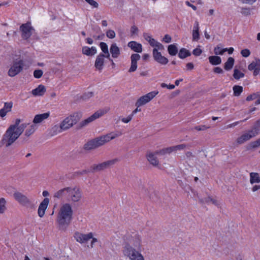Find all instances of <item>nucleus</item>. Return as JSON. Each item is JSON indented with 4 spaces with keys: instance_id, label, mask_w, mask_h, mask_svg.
<instances>
[{
    "instance_id": "obj_1",
    "label": "nucleus",
    "mask_w": 260,
    "mask_h": 260,
    "mask_svg": "<svg viewBox=\"0 0 260 260\" xmlns=\"http://www.w3.org/2000/svg\"><path fill=\"white\" fill-rule=\"evenodd\" d=\"M142 247L141 236L137 234H128L123 238L122 253L129 260H145L144 256L140 251Z\"/></svg>"
},
{
    "instance_id": "obj_58",
    "label": "nucleus",
    "mask_w": 260,
    "mask_h": 260,
    "mask_svg": "<svg viewBox=\"0 0 260 260\" xmlns=\"http://www.w3.org/2000/svg\"><path fill=\"white\" fill-rule=\"evenodd\" d=\"M138 32V28L135 25H133L131 28V33L132 35H137Z\"/></svg>"
},
{
    "instance_id": "obj_14",
    "label": "nucleus",
    "mask_w": 260,
    "mask_h": 260,
    "mask_svg": "<svg viewBox=\"0 0 260 260\" xmlns=\"http://www.w3.org/2000/svg\"><path fill=\"white\" fill-rule=\"evenodd\" d=\"M249 71H253V74L256 76L260 72V59L255 58L248 66Z\"/></svg>"
},
{
    "instance_id": "obj_59",
    "label": "nucleus",
    "mask_w": 260,
    "mask_h": 260,
    "mask_svg": "<svg viewBox=\"0 0 260 260\" xmlns=\"http://www.w3.org/2000/svg\"><path fill=\"white\" fill-rule=\"evenodd\" d=\"M161 86L163 88L167 87L169 89H173L175 88V85L173 84L167 85V84L164 83L161 84Z\"/></svg>"
},
{
    "instance_id": "obj_18",
    "label": "nucleus",
    "mask_w": 260,
    "mask_h": 260,
    "mask_svg": "<svg viewBox=\"0 0 260 260\" xmlns=\"http://www.w3.org/2000/svg\"><path fill=\"white\" fill-rule=\"evenodd\" d=\"M49 202V199L46 198L43 200V201L40 204L38 208V213L40 217H42L44 215L45 211L48 207Z\"/></svg>"
},
{
    "instance_id": "obj_37",
    "label": "nucleus",
    "mask_w": 260,
    "mask_h": 260,
    "mask_svg": "<svg viewBox=\"0 0 260 260\" xmlns=\"http://www.w3.org/2000/svg\"><path fill=\"white\" fill-rule=\"evenodd\" d=\"M190 55V52L185 48H181L178 53V56L181 59L185 58Z\"/></svg>"
},
{
    "instance_id": "obj_60",
    "label": "nucleus",
    "mask_w": 260,
    "mask_h": 260,
    "mask_svg": "<svg viewBox=\"0 0 260 260\" xmlns=\"http://www.w3.org/2000/svg\"><path fill=\"white\" fill-rule=\"evenodd\" d=\"M90 240H91L90 245V246H88V247H90V248H92L93 247V245L95 244V243L98 242V240L96 238H94L93 235H92V238H91Z\"/></svg>"
},
{
    "instance_id": "obj_46",
    "label": "nucleus",
    "mask_w": 260,
    "mask_h": 260,
    "mask_svg": "<svg viewBox=\"0 0 260 260\" xmlns=\"http://www.w3.org/2000/svg\"><path fill=\"white\" fill-rule=\"evenodd\" d=\"M250 146L252 148H257V147L260 146L259 139H258L256 140V141L252 142L250 143Z\"/></svg>"
},
{
    "instance_id": "obj_41",
    "label": "nucleus",
    "mask_w": 260,
    "mask_h": 260,
    "mask_svg": "<svg viewBox=\"0 0 260 260\" xmlns=\"http://www.w3.org/2000/svg\"><path fill=\"white\" fill-rule=\"evenodd\" d=\"M233 76L236 79H239L244 76V74L237 69H235Z\"/></svg>"
},
{
    "instance_id": "obj_5",
    "label": "nucleus",
    "mask_w": 260,
    "mask_h": 260,
    "mask_svg": "<svg viewBox=\"0 0 260 260\" xmlns=\"http://www.w3.org/2000/svg\"><path fill=\"white\" fill-rule=\"evenodd\" d=\"M80 119V115L78 113H74L73 115L66 117L60 124L59 133L67 130L72 127Z\"/></svg>"
},
{
    "instance_id": "obj_32",
    "label": "nucleus",
    "mask_w": 260,
    "mask_h": 260,
    "mask_svg": "<svg viewBox=\"0 0 260 260\" xmlns=\"http://www.w3.org/2000/svg\"><path fill=\"white\" fill-rule=\"evenodd\" d=\"M168 51L171 56L176 55L178 52V48L176 44H171L168 46Z\"/></svg>"
},
{
    "instance_id": "obj_48",
    "label": "nucleus",
    "mask_w": 260,
    "mask_h": 260,
    "mask_svg": "<svg viewBox=\"0 0 260 260\" xmlns=\"http://www.w3.org/2000/svg\"><path fill=\"white\" fill-rule=\"evenodd\" d=\"M241 54L244 57H248L250 54V51L248 49H244L241 50Z\"/></svg>"
},
{
    "instance_id": "obj_62",
    "label": "nucleus",
    "mask_w": 260,
    "mask_h": 260,
    "mask_svg": "<svg viewBox=\"0 0 260 260\" xmlns=\"http://www.w3.org/2000/svg\"><path fill=\"white\" fill-rule=\"evenodd\" d=\"M199 23L198 21H196L194 22L192 31H199Z\"/></svg>"
},
{
    "instance_id": "obj_44",
    "label": "nucleus",
    "mask_w": 260,
    "mask_h": 260,
    "mask_svg": "<svg viewBox=\"0 0 260 260\" xmlns=\"http://www.w3.org/2000/svg\"><path fill=\"white\" fill-rule=\"evenodd\" d=\"M106 34L107 37L111 39H114L116 36L115 31L112 29L108 30L106 31Z\"/></svg>"
},
{
    "instance_id": "obj_10",
    "label": "nucleus",
    "mask_w": 260,
    "mask_h": 260,
    "mask_svg": "<svg viewBox=\"0 0 260 260\" xmlns=\"http://www.w3.org/2000/svg\"><path fill=\"white\" fill-rule=\"evenodd\" d=\"M21 31L22 38L24 40H28L30 36H33L35 33V30L31 26L30 23L23 24L20 27Z\"/></svg>"
},
{
    "instance_id": "obj_27",
    "label": "nucleus",
    "mask_w": 260,
    "mask_h": 260,
    "mask_svg": "<svg viewBox=\"0 0 260 260\" xmlns=\"http://www.w3.org/2000/svg\"><path fill=\"white\" fill-rule=\"evenodd\" d=\"M250 182L251 184L258 183L260 182V176L257 173L251 172L249 174Z\"/></svg>"
},
{
    "instance_id": "obj_2",
    "label": "nucleus",
    "mask_w": 260,
    "mask_h": 260,
    "mask_svg": "<svg viewBox=\"0 0 260 260\" xmlns=\"http://www.w3.org/2000/svg\"><path fill=\"white\" fill-rule=\"evenodd\" d=\"M73 215L72 205L69 203L62 204L59 209L56 222L60 229L64 230L70 224Z\"/></svg>"
},
{
    "instance_id": "obj_38",
    "label": "nucleus",
    "mask_w": 260,
    "mask_h": 260,
    "mask_svg": "<svg viewBox=\"0 0 260 260\" xmlns=\"http://www.w3.org/2000/svg\"><path fill=\"white\" fill-rule=\"evenodd\" d=\"M38 126L34 123L31 124L25 131V134L26 136L28 137L32 135L36 130L37 129Z\"/></svg>"
},
{
    "instance_id": "obj_24",
    "label": "nucleus",
    "mask_w": 260,
    "mask_h": 260,
    "mask_svg": "<svg viewBox=\"0 0 260 260\" xmlns=\"http://www.w3.org/2000/svg\"><path fill=\"white\" fill-rule=\"evenodd\" d=\"M13 104L12 102L5 103L4 107L0 110V116L5 117L7 113L12 109Z\"/></svg>"
},
{
    "instance_id": "obj_36",
    "label": "nucleus",
    "mask_w": 260,
    "mask_h": 260,
    "mask_svg": "<svg viewBox=\"0 0 260 260\" xmlns=\"http://www.w3.org/2000/svg\"><path fill=\"white\" fill-rule=\"evenodd\" d=\"M7 201L4 198H0V214H4L7 210Z\"/></svg>"
},
{
    "instance_id": "obj_43",
    "label": "nucleus",
    "mask_w": 260,
    "mask_h": 260,
    "mask_svg": "<svg viewBox=\"0 0 260 260\" xmlns=\"http://www.w3.org/2000/svg\"><path fill=\"white\" fill-rule=\"evenodd\" d=\"M85 2L88 3L92 8L97 9L99 8V4L94 0H85Z\"/></svg>"
},
{
    "instance_id": "obj_55",
    "label": "nucleus",
    "mask_w": 260,
    "mask_h": 260,
    "mask_svg": "<svg viewBox=\"0 0 260 260\" xmlns=\"http://www.w3.org/2000/svg\"><path fill=\"white\" fill-rule=\"evenodd\" d=\"M93 95V93L92 92H88L85 93V94H84L83 95L82 99L83 100H87V99L90 98Z\"/></svg>"
},
{
    "instance_id": "obj_42",
    "label": "nucleus",
    "mask_w": 260,
    "mask_h": 260,
    "mask_svg": "<svg viewBox=\"0 0 260 260\" xmlns=\"http://www.w3.org/2000/svg\"><path fill=\"white\" fill-rule=\"evenodd\" d=\"M259 92H255V93H253L250 95H249L248 96H247L246 98V101H252L253 100H254V99H256L257 98H259Z\"/></svg>"
},
{
    "instance_id": "obj_51",
    "label": "nucleus",
    "mask_w": 260,
    "mask_h": 260,
    "mask_svg": "<svg viewBox=\"0 0 260 260\" xmlns=\"http://www.w3.org/2000/svg\"><path fill=\"white\" fill-rule=\"evenodd\" d=\"M208 128H209V127H208L205 125H203L196 126H194L193 129L197 130L198 131H205L207 129H208Z\"/></svg>"
},
{
    "instance_id": "obj_23",
    "label": "nucleus",
    "mask_w": 260,
    "mask_h": 260,
    "mask_svg": "<svg viewBox=\"0 0 260 260\" xmlns=\"http://www.w3.org/2000/svg\"><path fill=\"white\" fill-rule=\"evenodd\" d=\"M46 89L45 87L40 84L36 88L32 90L31 93L33 95L36 96H42L46 92Z\"/></svg>"
},
{
    "instance_id": "obj_20",
    "label": "nucleus",
    "mask_w": 260,
    "mask_h": 260,
    "mask_svg": "<svg viewBox=\"0 0 260 260\" xmlns=\"http://www.w3.org/2000/svg\"><path fill=\"white\" fill-rule=\"evenodd\" d=\"M97 52V49L95 46L89 47L88 46H83L82 48V54L87 56H93Z\"/></svg>"
},
{
    "instance_id": "obj_6",
    "label": "nucleus",
    "mask_w": 260,
    "mask_h": 260,
    "mask_svg": "<svg viewBox=\"0 0 260 260\" xmlns=\"http://www.w3.org/2000/svg\"><path fill=\"white\" fill-rule=\"evenodd\" d=\"M13 197L15 200L21 206L29 209H33L35 207V204L33 202L20 192L16 191L14 192Z\"/></svg>"
},
{
    "instance_id": "obj_29",
    "label": "nucleus",
    "mask_w": 260,
    "mask_h": 260,
    "mask_svg": "<svg viewBox=\"0 0 260 260\" xmlns=\"http://www.w3.org/2000/svg\"><path fill=\"white\" fill-rule=\"evenodd\" d=\"M98 147H99L94 139L89 141L84 145V149L86 150L94 149Z\"/></svg>"
},
{
    "instance_id": "obj_56",
    "label": "nucleus",
    "mask_w": 260,
    "mask_h": 260,
    "mask_svg": "<svg viewBox=\"0 0 260 260\" xmlns=\"http://www.w3.org/2000/svg\"><path fill=\"white\" fill-rule=\"evenodd\" d=\"M202 53V50L199 48H196V49H193L192 51L193 54L197 56H200Z\"/></svg>"
},
{
    "instance_id": "obj_7",
    "label": "nucleus",
    "mask_w": 260,
    "mask_h": 260,
    "mask_svg": "<svg viewBox=\"0 0 260 260\" xmlns=\"http://www.w3.org/2000/svg\"><path fill=\"white\" fill-rule=\"evenodd\" d=\"M122 133L119 132H114L109 133L106 135L102 136L94 139L98 147L103 145L105 143L115 139L116 137L120 136Z\"/></svg>"
},
{
    "instance_id": "obj_34",
    "label": "nucleus",
    "mask_w": 260,
    "mask_h": 260,
    "mask_svg": "<svg viewBox=\"0 0 260 260\" xmlns=\"http://www.w3.org/2000/svg\"><path fill=\"white\" fill-rule=\"evenodd\" d=\"M234 59L230 57H229L224 64V68L225 70L229 71L232 69L234 64Z\"/></svg>"
},
{
    "instance_id": "obj_11",
    "label": "nucleus",
    "mask_w": 260,
    "mask_h": 260,
    "mask_svg": "<svg viewBox=\"0 0 260 260\" xmlns=\"http://www.w3.org/2000/svg\"><path fill=\"white\" fill-rule=\"evenodd\" d=\"M158 93V91H153L141 96L136 102L135 104L136 106L138 107H140L146 104L150 101H151Z\"/></svg>"
},
{
    "instance_id": "obj_39",
    "label": "nucleus",
    "mask_w": 260,
    "mask_h": 260,
    "mask_svg": "<svg viewBox=\"0 0 260 260\" xmlns=\"http://www.w3.org/2000/svg\"><path fill=\"white\" fill-rule=\"evenodd\" d=\"M234 95L236 96H239L243 91L242 86L239 85H234L233 88Z\"/></svg>"
},
{
    "instance_id": "obj_47",
    "label": "nucleus",
    "mask_w": 260,
    "mask_h": 260,
    "mask_svg": "<svg viewBox=\"0 0 260 260\" xmlns=\"http://www.w3.org/2000/svg\"><path fill=\"white\" fill-rule=\"evenodd\" d=\"M153 49H156L157 51H159V50H162L164 49V46L162 44H161L159 42H157L154 46H153Z\"/></svg>"
},
{
    "instance_id": "obj_9",
    "label": "nucleus",
    "mask_w": 260,
    "mask_h": 260,
    "mask_svg": "<svg viewBox=\"0 0 260 260\" xmlns=\"http://www.w3.org/2000/svg\"><path fill=\"white\" fill-rule=\"evenodd\" d=\"M110 110V108L109 107H106L103 109H100L96 112H95L94 114H93L91 116L88 117L84 120L82 121L81 123V124L82 126H85L89 124V123L92 122L98 118L100 117L102 115L108 112Z\"/></svg>"
},
{
    "instance_id": "obj_45",
    "label": "nucleus",
    "mask_w": 260,
    "mask_h": 260,
    "mask_svg": "<svg viewBox=\"0 0 260 260\" xmlns=\"http://www.w3.org/2000/svg\"><path fill=\"white\" fill-rule=\"evenodd\" d=\"M43 74V72L41 70H36L34 72V76L35 78H40Z\"/></svg>"
},
{
    "instance_id": "obj_30",
    "label": "nucleus",
    "mask_w": 260,
    "mask_h": 260,
    "mask_svg": "<svg viewBox=\"0 0 260 260\" xmlns=\"http://www.w3.org/2000/svg\"><path fill=\"white\" fill-rule=\"evenodd\" d=\"M250 139V136H249V135L245 133L237 138L236 140V143L238 145H240L243 144Z\"/></svg>"
},
{
    "instance_id": "obj_17",
    "label": "nucleus",
    "mask_w": 260,
    "mask_h": 260,
    "mask_svg": "<svg viewBox=\"0 0 260 260\" xmlns=\"http://www.w3.org/2000/svg\"><path fill=\"white\" fill-rule=\"evenodd\" d=\"M50 116L49 112L44 113L42 114H37L35 116L34 118L33 119V123L36 125L37 124H41L44 120L47 119Z\"/></svg>"
},
{
    "instance_id": "obj_40",
    "label": "nucleus",
    "mask_w": 260,
    "mask_h": 260,
    "mask_svg": "<svg viewBox=\"0 0 260 260\" xmlns=\"http://www.w3.org/2000/svg\"><path fill=\"white\" fill-rule=\"evenodd\" d=\"M228 48L222 49L219 46H217L214 48V52L216 55H222L226 51Z\"/></svg>"
},
{
    "instance_id": "obj_19",
    "label": "nucleus",
    "mask_w": 260,
    "mask_h": 260,
    "mask_svg": "<svg viewBox=\"0 0 260 260\" xmlns=\"http://www.w3.org/2000/svg\"><path fill=\"white\" fill-rule=\"evenodd\" d=\"M105 58H106V56L102 53H100L97 56L94 63V66L97 70L101 71L103 69Z\"/></svg>"
},
{
    "instance_id": "obj_16",
    "label": "nucleus",
    "mask_w": 260,
    "mask_h": 260,
    "mask_svg": "<svg viewBox=\"0 0 260 260\" xmlns=\"http://www.w3.org/2000/svg\"><path fill=\"white\" fill-rule=\"evenodd\" d=\"M141 58L139 54H133L131 56V66L128 70V72H134L136 71L137 69V61L140 60Z\"/></svg>"
},
{
    "instance_id": "obj_57",
    "label": "nucleus",
    "mask_w": 260,
    "mask_h": 260,
    "mask_svg": "<svg viewBox=\"0 0 260 260\" xmlns=\"http://www.w3.org/2000/svg\"><path fill=\"white\" fill-rule=\"evenodd\" d=\"M162 41L166 43H169L171 42L172 38L170 35H165L164 37L163 38Z\"/></svg>"
},
{
    "instance_id": "obj_49",
    "label": "nucleus",
    "mask_w": 260,
    "mask_h": 260,
    "mask_svg": "<svg viewBox=\"0 0 260 260\" xmlns=\"http://www.w3.org/2000/svg\"><path fill=\"white\" fill-rule=\"evenodd\" d=\"M200 38L199 31H192V40L197 41Z\"/></svg>"
},
{
    "instance_id": "obj_25",
    "label": "nucleus",
    "mask_w": 260,
    "mask_h": 260,
    "mask_svg": "<svg viewBox=\"0 0 260 260\" xmlns=\"http://www.w3.org/2000/svg\"><path fill=\"white\" fill-rule=\"evenodd\" d=\"M156 154H157L156 152L155 153L152 152H148L147 154V160L152 165L154 166H157L159 164V161L155 156Z\"/></svg>"
},
{
    "instance_id": "obj_15",
    "label": "nucleus",
    "mask_w": 260,
    "mask_h": 260,
    "mask_svg": "<svg viewBox=\"0 0 260 260\" xmlns=\"http://www.w3.org/2000/svg\"><path fill=\"white\" fill-rule=\"evenodd\" d=\"M152 55L154 60L161 64H166L169 61L168 58L162 56L161 52L157 51L156 49H153Z\"/></svg>"
},
{
    "instance_id": "obj_4",
    "label": "nucleus",
    "mask_w": 260,
    "mask_h": 260,
    "mask_svg": "<svg viewBox=\"0 0 260 260\" xmlns=\"http://www.w3.org/2000/svg\"><path fill=\"white\" fill-rule=\"evenodd\" d=\"M22 132L23 126L19 130L14 129V126H9L3 135L0 142V146L9 147L19 138Z\"/></svg>"
},
{
    "instance_id": "obj_8",
    "label": "nucleus",
    "mask_w": 260,
    "mask_h": 260,
    "mask_svg": "<svg viewBox=\"0 0 260 260\" xmlns=\"http://www.w3.org/2000/svg\"><path fill=\"white\" fill-rule=\"evenodd\" d=\"M118 161V159L117 158H114L97 165H94L91 168L93 172H99L113 166Z\"/></svg>"
},
{
    "instance_id": "obj_53",
    "label": "nucleus",
    "mask_w": 260,
    "mask_h": 260,
    "mask_svg": "<svg viewBox=\"0 0 260 260\" xmlns=\"http://www.w3.org/2000/svg\"><path fill=\"white\" fill-rule=\"evenodd\" d=\"M133 117V115L130 114L126 118H122L121 120L123 123H127L132 119Z\"/></svg>"
},
{
    "instance_id": "obj_63",
    "label": "nucleus",
    "mask_w": 260,
    "mask_h": 260,
    "mask_svg": "<svg viewBox=\"0 0 260 260\" xmlns=\"http://www.w3.org/2000/svg\"><path fill=\"white\" fill-rule=\"evenodd\" d=\"M214 72L215 73H217V74H221L223 73V70L221 68H220V67H216L214 68Z\"/></svg>"
},
{
    "instance_id": "obj_21",
    "label": "nucleus",
    "mask_w": 260,
    "mask_h": 260,
    "mask_svg": "<svg viewBox=\"0 0 260 260\" xmlns=\"http://www.w3.org/2000/svg\"><path fill=\"white\" fill-rule=\"evenodd\" d=\"M127 46L136 52L141 53L142 52V45L136 41L128 42Z\"/></svg>"
},
{
    "instance_id": "obj_12",
    "label": "nucleus",
    "mask_w": 260,
    "mask_h": 260,
    "mask_svg": "<svg viewBox=\"0 0 260 260\" xmlns=\"http://www.w3.org/2000/svg\"><path fill=\"white\" fill-rule=\"evenodd\" d=\"M23 67L22 60L15 61L8 71V75L11 77L15 76L22 70Z\"/></svg>"
},
{
    "instance_id": "obj_64",
    "label": "nucleus",
    "mask_w": 260,
    "mask_h": 260,
    "mask_svg": "<svg viewBox=\"0 0 260 260\" xmlns=\"http://www.w3.org/2000/svg\"><path fill=\"white\" fill-rule=\"evenodd\" d=\"M243 3L248 4H252L254 3L256 0H239Z\"/></svg>"
},
{
    "instance_id": "obj_61",
    "label": "nucleus",
    "mask_w": 260,
    "mask_h": 260,
    "mask_svg": "<svg viewBox=\"0 0 260 260\" xmlns=\"http://www.w3.org/2000/svg\"><path fill=\"white\" fill-rule=\"evenodd\" d=\"M205 202L207 203H212L213 204L217 205L216 201L210 198V197H209L208 199H207Z\"/></svg>"
},
{
    "instance_id": "obj_52",
    "label": "nucleus",
    "mask_w": 260,
    "mask_h": 260,
    "mask_svg": "<svg viewBox=\"0 0 260 260\" xmlns=\"http://www.w3.org/2000/svg\"><path fill=\"white\" fill-rule=\"evenodd\" d=\"M241 13H242V14L245 16H248L250 15L251 11L250 9L249 8H243L241 10Z\"/></svg>"
},
{
    "instance_id": "obj_26",
    "label": "nucleus",
    "mask_w": 260,
    "mask_h": 260,
    "mask_svg": "<svg viewBox=\"0 0 260 260\" xmlns=\"http://www.w3.org/2000/svg\"><path fill=\"white\" fill-rule=\"evenodd\" d=\"M100 48L102 51V54L106 56V58L110 59V54L108 50V47L107 44L105 42H101L99 44Z\"/></svg>"
},
{
    "instance_id": "obj_54",
    "label": "nucleus",
    "mask_w": 260,
    "mask_h": 260,
    "mask_svg": "<svg viewBox=\"0 0 260 260\" xmlns=\"http://www.w3.org/2000/svg\"><path fill=\"white\" fill-rule=\"evenodd\" d=\"M156 153L157 154H160L161 155H165V154H170V152L169 151V149L168 148H164L158 151H157L156 152Z\"/></svg>"
},
{
    "instance_id": "obj_31",
    "label": "nucleus",
    "mask_w": 260,
    "mask_h": 260,
    "mask_svg": "<svg viewBox=\"0 0 260 260\" xmlns=\"http://www.w3.org/2000/svg\"><path fill=\"white\" fill-rule=\"evenodd\" d=\"M258 127V126H256L255 122L253 127L246 133L247 134L249 135V136H250V139H251L258 135L259 132L257 128Z\"/></svg>"
},
{
    "instance_id": "obj_50",
    "label": "nucleus",
    "mask_w": 260,
    "mask_h": 260,
    "mask_svg": "<svg viewBox=\"0 0 260 260\" xmlns=\"http://www.w3.org/2000/svg\"><path fill=\"white\" fill-rule=\"evenodd\" d=\"M186 146L185 144H182L176 146H174V148L175 151H177L184 149L186 147Z\"/></svg>"
},
{
    "instance_id": "obj_35",
    "label": "nucleus",
    "mask_w": 260,
    "mask_h": 260,
    "mask_svg": "<svg viewBox=\"0 0 260 260\" xmlns=\"http://www.w3.org/2000/svg\"><path fill=\"white\" fill-rule=\"evenodd\" d=\"M21 122V120L20 119H17L15 120V123L14 124L11 125L10 126H14V129L19 130L20 128L23 126V131L24 128L27 126L26 123H22L20 124Z\"/></svg>"
},
{
    "instance_id": "obj_3",
    "label": "nucleus",
    "mask_w": 260,
    "mask_h": 260,
    "mask_svg": "<svg viewBox=\"0 0 260 260\" xmlns=\"http://www.w3.org/2000/svg\"><path fill=\"white\" fill-rule=\"evenodd\" d=\"M53 197L75 203L79 202L81 199L82 192L78 187H67L56 191Z\"/></svg>"
},
{
    "instance_id": "obj_28",
    "label": "nucleus",
    "mask_w": 260,
    "mask_h": 260,
    "mask_svg": "<svg viewBox=\"0 0 260 260\" xmlns=\"http://www.w3.org/2000/svg\"><path fill=\"white\" fill-rule=\"evenodd\" d=\"M143 37L147 41L151 47L154 46L158 42L157 41L152 38V36L148 33H144Z\"/></svg>"
},
{
    "instance_id": "obj_13",
    "label": "nucleus",
    "mask_w": 260,
    "mask_h": 260,
    "mask_svg": "<svg viewBox=\"0 0 260 260\" xmlns=\"http://www.w3.org/2000/svg\"><path fill=\"white\" fill-rule=\"evenodd\" d=\"M74 237L76 241L82 244H85L92 238V233L85 234L81 233H76Z\"/></svg>"
},
{
    "instance_id": "obj_22",
    "label": "nucleus",
    "mask_w": 260,
    "mask_h": 260,
    "mask_svg": "<svg viewBox=\"0 0 260 260\" xmlns=\"http://www.w3.org/2000/svg\"><path fill=\"white\" fill-rule=\"evenodd\" d=\"M110 52L111 54L112 57L114 58H117L120 55V48L117 46L116 43H113L111 45Z\"/></svg>"
},
{
    "instance_id": "obj_33",
    "label": "nucleus",
    "mask_w": 260,
    "mask_h": 260,
    "mask_svg": "<svg viewBox=\"0 0 260 260\" xmlns=\"http://www.w3.org/2000/svg\"><path fill=\"white\" fill-rule=\"evenodd\" d=\"M209 60L212 65H218L221 63V58L218 56H211L209 57Z\"/></svg>"
}]
</instances>
